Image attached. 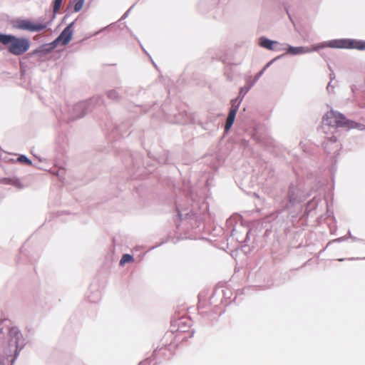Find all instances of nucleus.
Instances as JSON below:
<instances>
[{
    "label": "nucleus",
    "mask_w": 365,
    "mask_h": 365,
    "mask_svg": "<svg viewBox=\"0 0 365 365\" xmlns=\"http://www.w3.org/2000/svg\"><path fill=\"white\" fill-rule=\"evenodd\" d=\"M83 5V0H79V1H78L76 3L75 6H74V9H75V11H80V10L82 9Z\"/></svg>",
    "instance_id": "obj_12"
},
{
    "label": "nucleus",
    "mask_w": 365,
    "mask_h": 365,
    "mask_svg": "<svg viewBox=\"0 0 365 365\" xmlns=\"http://www.w3.org/2000/svg\"><path fill=\"white\" fill-rule=\"evenodd\" d=\"M324 46H325L324 44H319V45L313 46L312 48L303 47V46H299V47L289 46L288 48L287 52L292 55L303 54V53H310L314 51H317L320 48H324Z\"/></svg>",
    "instance_id": "obj_5"
},
{
    "label": "nucleus",
    "mask_w": 365,
    "mask_h": 365,
    "mask_svg": "<svg viewBox=\"0 0 365 365\" xmlns=\"http://www.w3.org/2000/svg\"><path fill=\"white\" fill-rule=\"evenodd\" d=\"M349 39H339V40H332L328 42L322 43L324 47H331V48H349Z\"/></svg>",
    "instance_id": "obj_7"
},
{
    "label": "nucleus",
    "mask_w": 365,
    "mask_h": 365,
    "mask_svg": "<svg viewBox=\"0 0 365 365\" xmlns=\"http://www.w3.org/2000/svg\"><path fill=\"white\" fill-rule=\"evenodd\" d=\"M236 103H237L236 99L231 101V108L230 110V112H229L227 120H226L225 126V130H228L232 127V125L234 123L235 115H236V113L238 110V104H236Z\"/></svg>",
    "instance_id": "obj_6"
},
{
    "label": "nucleus",
    "mask_w": 365,
    "mask_h": 365,
    "mask_svg": "<svg viewBox=\"0 0 365 365\" xmlns=\"http://www.w3.org/2000/svg\"><path fill=\"white\" fill-rule=\"evenodd\" d=\"M349 48H356L358 50H365V42L360 41L349 40L348 41Z\"/></svg>",
    "instance_id": "obj_9"
},
{
    "label": "nucleus",
    "mask_w": 365,
    "mask_h": 365,
    "mask_svg": "<svg viewBox=\"0 0 365 365\" xmlns=\"http://www.w3.org/2000/svg\"><path fill=\"white\" fill-rule=\"evenodd\" d=\"M19 160L21 161V162H24V163H26L27 164H31V162L30 160H29L26 157H25L24 155H21V157H19Z\"/></svg>",
    "instance_id": "obj_13"
},
{
    "label": "nucleus",
    "mask_w": 365,
    "mask_h": 365,
    "mask_svg": "<svg viewBox=\"0 0 365 365\" xmlns=\"http://www.w3.org/2000/svg\"><path fill=\"white\" fill-rule=\"evenodd\" d=\"M62 1L63 0H54V2H53V11L54 12H57L60 9V8L61 6Z\"/></svg>",
    "instance_id": "obj_11"
},
{
    "label": "nucleus",
    "mask_w": 365,
    "mask_h": 365,
    "mask_svg": "<svg viewBox=\"0 0 365 365\" xmlns=\"http://www.w3.org/2000/svg\"><path fill=\"white\" fill-rule=\"evenodd\" d=\"M48 26L46 22H34L29 19H18L14 22L15 29L30 32H38L46 30Z\"/></svg>",
    "instance_id": "obj_2"
},
{
    "label": "nucleus",
    "mask_w": 365,
    "mask_h": 365,
    "mask_svg": "<svg viewBox=\"0 0 365 365\" xmlns=\"http://www.w3.org/2000/svg\"><path fill=\"white\" fill-rule=\"evenodd\" d=\"M114 94H115V93H114V92H110L108 95H109V96L110 97L112 95H114Z\"/></svg>",
    "instance_id": "obj_14"
},
{
    "label": "nucleus",
    "mask_w": 365,
    "mask_h": 365,
    "mask_svg": "<svg viewBox=\"0 0 365 365\" xmlns=\"http://www.w3.org/2000/svg\"><path fill=\"white\" fill-rule=\"evenodd\" d=\"M323 120L327 125L332 127H345L349 124V121L346 119L344 115L334 110L327 112Z\"/></svg>",
    "instance_id": "obj_3"
},
{
    "label": "nucleus",
    "mask_w": 365,
    "mask_h": 365,
    "mask_svg": "<svg viewBox=\"0 0 365 365\" xmlns=\"http://www.w3.org/2000/svg\"><path fill=\"white\" fill-rule=\"evenodd\" d=\"M133 261V257L128 254H125L123 255L120 261V264L124 265L125 263L132 262Z\"/></svg>",
    "instance_id": "obj_10"
},
{
    "label": "nucleus",
    "mask_w": 365,
    "mask_h": 365,
    "mask_svg": "<svg viewBox=\"0 0 365 365\" xmlns=\"http://www.w3.org/2000/svg\"><path fill=\"white\" fill-rule=\"evenodd\" d=\"M73 23L68 25L61 33L59 36L53 41L52 44L56 46L61 43L63 46L67 45L72 38L73 31L72 29Z\"/></svg>",
    "instance_id": "obj_4"
},
{
    "label": "nucleus",
    "mask_w": 365,
    "mask_h": 365,
    "mask_svg": "<svg viewBox=\"0 0 365 365\" xmlns=\"http://www.w3.org/2000/svg\"><path fill=\"white\" fill-rule=\"evenodd\" d=\"M277 43V41H273L266 38H261L259 42L260 46L269 50H276L274 46Z\"/></svg>",
    "instance_id": "obj_8"
},
{
    "label": "nucleus",
    "mask_w": 365,
    "mask_h": 365,
    "mask_svg": "<svg viewBox=\"0 0 365 365\" xmlns=\"http://www.w3.org/2000/svg\"><path fill=\"white\" fill-rule=\"evenodd\" d=\"M0 43L6 46L9 52L14 56L25 53L30 48V41L24 37L0 34Z\"/></svg>",
    "instance_id": "obj_1"
}]
</instances>
